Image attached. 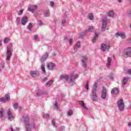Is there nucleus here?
Wrapping results in <instances>:
<instances>
[{"label":"nucleus","mask_w":131,"mask_h":131,"mask_svg":"<svg viewBox=\"0 0 131 131\" xmlns=\"http://www.w3.org/2000/svg\"><path fill=\"white\" fill-rule=\"evenodd\" d=\"M78 78V75H74L73 73H72L69 75L66 74H62L60 75L59 79L60 80H63V79H65V80L68 81L69 83H73Z\"/></svg>","instance_id":"f257e3e1"},{"label":"nucleus","mask_w":131,"mask_h":131,"mask_svg":"<svg viewBox=\"0 0 131 131\" xmlns=\"http://www.w3.org/2000/svg\"><path fill=\"white\" fill-rule=\"evenodd\" d=\"M97 86H98V83L95 82L92 89L91 99L93 101H97V100H98V96L97 95Z\"/></svg>","instance_id":"f03ea898"},{"label":"nucleus","mask_w":131,"mask_h":131,"mask_svg":"<svg viewBox=\"0 0 131 131\" xmlns=\"http://www.w3.org/2000/svg\"><path fill=\"white\" fill-rule=\"evenodd\" d=\"M12 47H13L12 43H10L7 47V51L6 53L7 57L6 59V61H10V60H11V57H12V51H13Z\"/></svg>","instance_id":"7ed1b4c3"},{"label":"nucleus","mask_w":131,"mask_h":131,"mask_svg":"<svg viewBox=\"0 0 131 131\" xmlns=\"http://www.w3.org/2000/svg\"><path fill=\"white\" fill-rule=\"evenodd\" d=\"M23 121L26 124V131H31V125L29 123V118L28 116L25 117H23Z\"/></svg>","instance_id":"20e7f679"},{"label":"nucleus","mask_w":131,"mask_h":131,"mask_svg":"<svg viewBox=\"0 0 131 131\" xmlns=\"http://www.w3.org/2000/svg\"><path fill=\"white\" fill-rule=\"evenodd\" d=\"M117 106L120 111H123V109H124V103H123V99H120L118 100Z\"/></svg>","instance_id":"39448f33"},{"label":"nucleus","mask_w":131,"mask_h":131,"mask_svg":"<svg viewBox=\"0 0 131 131\" xmlns=\"http://www.w3.org/2000/svg\"><path fill=\"white\" fill-rule=\"evenodd\" d=\"M95 29V27L94 26H91L88 29V30L84 32H82L80 34V36L78 37L79 38H82L83 37H84L85 35H86V32H93V31Z\"/></svg>","instance_id":"423d86ee"},{"label":"nucleus","mask_w":131,"mask_h":131,"mask_svg":"<svg viewBox=\"0 0 131 131\" xmlns=\"http://www.w3.org/2000/svg\"><path fill=\"white\" fill-rule=\"evenodd\" d=\"M122 56H123L124 58H128V57H131V48L129 47L126 49L123 52Z\"/></svg>","instance_id":"0eeeda50"},{"label":"nucleus","mask_w":131,"mask_h":131,"mask_svg":"<svg viewBox=\"0 0 131 131\" xmlns=\"http://www.w3.org/2000/svg\"><path fill=\"white\" fill-rule=\"evenodd\" d=\"M107 21H108V20H107V17H105L102 20L101 31L104 32L106 30V27H107V25L108 24Z\"/></svg>","instance_id":"6e6552de"},{"label":"nucleus","mask_w":131,"mask_h":131,"mask_svg":"<svg viewBox=\"0 0 131 131\" xmlns=\"http://www.w3.org/2000/svg\"><path fill=\"white\" fill-rule=\"evenodd\" d=\"M110 49V44H105L102 43L101 45V50L102 52H105L106 50H109Z\"/></svg>","instance_id":"1a4fd4ad"},{"label":"nucleus","mask_w":131,"mask_h":131,"mask_svg":"<svg viewBox=\"0 0 131 131\" xmlns=\"http://www.w3.org/2000/svg\"><path fill=\"white\" fill-rule=\"evenodd\" d=\"M30 73L32 77H37V76H39V72L37 71H31Z\"/></svg>","instance_id":"9d476101"},{"label":"nucleus","mask_w":131,"mask_h":131,"mask_svg":"<svg viewBox=\"0 0 131 131\" xmlns=\"http://www.w3.org/2000/svg\"><path fill=\"white\" fill-rule=\"evenodd\" d=\"M88 61V58L85 56H82L81 57V62L82 66L84 68H86V61Z\"/></svg>","instance_id":"9b49d317"},{"label":"nucleus","mask_w":131,"mask_h":131,"mask_svg":"<svg viewBox=\"0 0 131 131\" xmlns=\"http://www.w3.org/2000/svg\"><path fill=\"white\" fill-rule=\"evenodd\" d=\"M106 96H107V90H106V88H105V87H103V90L101 93V98L103 99V100H105V99H106Z\"/></svg>","instance_id":"f8f14e48"},{"label":"nucleus","mask_w":131,"mask_h":131,"mask_svg":"<svg viewBox=\"0 0 131 131\" xmlns=\"http://www.w3.org/2000/svg\"><path fill=\"white\" fill-rule=\"evenodd\" d=\"M28 21V18H27L26 16H23L21 19V25H23V26L26 25V24L27 23Z\"/></svg>","instance_id":"ddd939ff"},{"label":"nucleus","mask_w":131,"mask_h":131,"mask_svg":"<svg viewBox=\"0 0 131 131\" xmlns=\"http://www.w3.org/2000/svg\"><path fill=\"white\" fill-rule=\"evenodd\" d=\"M7 116L9 120H13L14 117L13 115H12V111H11V109L9 108L7 112Z\"/></svg>","instance_id":"4468645a"},{"label":"nucleus","mask_w":131,"mask_h":131,"mask_svg":"<svg viewBox=\"0 0 131 131\" xmlns=\"http://www.w3.org/2000/svg\"><path fill=\"white\" fill-rule=\"evenodd\" d=\"M116 37H118V36H120L122 37V39H125V33L124 32H118L116 34Z\"/></svg>","instance_id":"2eb2a0df"},{"label":"nucleus","mask_w":131,"mask_h":131,"mask_svg":"<svg viewBox=\"0 0 131 131\" xmlns=\"http://www.w3.org/2000/svg\"><path fill=\"white\" fill-rule=\"evenodd\" d=\"M8 100H10V94H7L5 95V98L2 97L0 98V102H6Z\"/></svg>","instance_id":"dca6fc26"},{"label":"nucleus","mask_w":131,"mask_h":131,"mask_svg":"<svg viewBox=\"0 0 131 131\" xmlns=\"http://www.w3.org/2000/svg\"><path fill=\"white\" fill-rule=\"evenodd\" d=\"M111 94H112L113 96H115V95H118V94H119V89L117 88L113 89L111 91Z\"/></svg>","instance_id":"f3484780"},{"label":"nucleus","mask_w":131,"mask_h":131,"mask_svg":"<svg viewBox=\"0 0 131 131\" xmlns=\"http://www.w3.org/2000/svg\"><path fill=\"white\" fill-rule=\"evenodd\" d=\"M37 9V6H34L33 7H29L28 10L30 11V12H32V13H34L35 12V10Z\"/></svg>","instance_id":"a211bd4d"},{"label":"nucleus","mask_w":131,"mask_h":131,"mask_svg":"<svg viewBox=\"0 0 131 131\" xmlns=\"http://www.w3.org/2000/svg\"><path fill=\"white\" fill-rule=\"evenodd\" d=\"M78 103L84 110H88V107H86V105H85L83 101H79Z\"/></svg>","instance_id":"6ab92c4d"},{"label":"nucleus","mask_w":131,"mask_h":131,"mask_svg":"<svg viewBox=\"0 0 131 131\" xmlns=\"http://www.w3.org/2000/svg\"><path fill=\"white\" fill-rule=\"evenodd\" d=\"M55 63L51 62L48 64V68L49 69V70H53V69L55 68Z\"/></svg>","instance_id":"aec40b11"},{"label":"nucleus","mask_w":131,"mask_h":131,"mask_svg":"<svg viewBox=\"0 0 131 131\" xmlns=\"http://www.w3.org/2000/svg\"><path fill=\"white\" fill-rule=\"evenodd\" d=\"M48 57H49V54L47 52L45 55H43L42 56L41 58V62H43V61H46V60L48 59Z\"/></svg>","instance_id":"412c9836"},{"label":"nucleus","mask_w":131,"mask_h":131,"mask_svg":"<svg viewBox=\"0 0 131 131\" xmlns=\"http://www.w3.org/2000/svg\"><path fill=\"white\" fill-rule=\"evenodd\" d=\"M129 79V78L128 77H124L122 80V86H124V85H125V84H126L127 82V80H128V79Z\"/></svg>","instance_id":"4be33fe9"},{"label":"nucleus","mask_w":131,"mask_h":131,"mask_svg":"<svg viewBox=\"0 0 131 131\" xmlns=\"http://www.w3.org/2000/svg\"><path fill=\"white\" fill-rule=\"evenodd\" d=\"M112 61V59H111V58L110 57L107 58V62L106 63L107 68H110V66H111Z\"/></svg>","instance_id":"5701e85b"},{"label":"nucleus","mask_w":131,"mask_h":131,"mask_svg":"<svg viewBox=\"0 0 131 131\" xmlns=\"http://www.w3.org/2000/svg\"><path fill=\"white\" fill-rule=\"evenodd\" d=\"M79 48H80V42L78 41L76 43V45H75V47L74 48V50L75 52H76V51H77V49H79Z\"/></svg>","instance_id":"b1692460"},{"label":"nucleus","mask_w":131,"mask_h":131,"mask_svg":"<svg viewBox=\"0 0 131 131\" xmlns=\"http://www.w3.org/2000/svg\"><path fill=\"white\" fill-rule=\"evenodd\" d=\"M98 36H99V34L97 33H95V36L92 40V42H93V43H95L96 41H97V39H98Z\"/></svg>","instance_id":"393cba45"},{"label":"nucleus","mask_w":131,"mask_h":131,"mask_svg":"<svg viewBox=\"0 0 131 131\" xmlns=\"http://www.w3.org/2000/svg\"><path fill=\"white\" fill-rule=\"evenodd\" d=\"M53 82H54V81H53V80H51L47 82L46 84V86H47V88H49V86H51V85H52V83H53Z\"/></svg>","instance_id":"a878e982"},{"label":"nucleus","mask_w":131,"mask_h":131,"mask_svg":"<svg viewBox=\"0 0 131 131\" xmlns=\"http://www.w3.org/2000/svg\"><path fill=\"white\" fill-rule=\"evenodd\" d=\"M108 16H109V17H114V11H112V10H110L107 14Z\"/></svg>","instance_id":"bb28decb"},{"label":"nucleus","mask_w":131,"mask_h":131,"mask_svg":"<svg viewBox=\"0 0 131 131\" xmlns=\"http://www.w3.org/2000/svg\"><path fill=\"white\" fill-rule=\"evenodd\" d=\"M47 94H48V93H47V92H45V93L41 92L39 90L37 91V93H36V95L38 96H40V95H47Z\"/></svg>","instance_id":"cd10ccee"},{"label":"nucleus","mask_w":131,"mask_h":131,"mask_svg":"<svg viewBox=\"0 0 131 131\" xmlns=\"http://www.w3.org/2000/svg\"><path fill=\"white\" fill-rule=\"evenodd\" d=\"M50 11L46 10V11H44V16L45 17H49V16H50Z\"/></svg>","instance_id":"c85d7f7f"},{"label":"nucleus","mask_w":131,"mask_h":131,"mask_svg":"<svg viewBox=\"0 0 131 131\" xmlns=\"http://www.w3.org/2000/svg\"><path fill=\"white\" fill-rule=\"evenodd\" d=\"M89 19L90 20L94 19V15L92 13H90L88 15Z\"/></svg>","instance_id":"c756f323"},{"label":"nucleus","mask_w":131,"mask_h":131,"mask_svg":"<svg viewBox=\"0 0 131 131\" xmlns=\"http://www.w3.org/2000/svg\"><path fill=\"white\" fill-rule=\"evenodd\" d=\"M33 27V26L32 25V24L29 23V26L28 27V30H29V31H31V29Z\"/></svg>","instance_id":"7c9ffc66"},{"label":"nucleus","mask_w":131,"mask_h":131,"mask_svg":"<svg viewBox=\"0 0 131 131\" xmlns=\"http://www.w3.org/2000/svg\"><path fill=\"white\" fill-rule=\"evenodd\" d=\"M41 69L42 71L43 72V73H46V69L45 68V64H42L41 66Z\"/></svg>","instance_id":"2f4dec72"},{"label":"nucleus","mask_w":131,"mask_h":131,"mask_svg":"<svg viewBox=\"0 0 131 131\" xmlns=\"http://www.w3.org/2000/svg\"><path fill=\"white\" fill-rule=\"evenodd\" d=\"M20 17H17L15 21V23L16 24V25H19V24H20Z\"/></svg>","instance_id":"473e14b6"},{"label":"nucleus","mask_w":131,"mask_h":131,"mask_svg":"<svg viewBox=\"0 0 131 131\" xmlns=\"http://www.w3.org/2000/svg\"><path fill=\"white\" fill-rule=\"evenodd\" d=\"M89 85H90V84L89 83V82H86V84L84 87V89L86 90V91H89Z\"/></svg>","instance_id":"72a5a7b5"},{"label":"nucleus","mask_w":131,"mask_h":131,"mask_svg":"<svg viewBox=\"0 0 131 131\" xmlns=\"http://www.w3.org/2000/svg\"><path fill=\"white\" fill-rule=\"evenodd\" d=\"M72 114H73V112L72 111V110H70L68 112V116H71L72 115Z\"/></svg>","instance_id":"f704fd0d"},{"label":"nucleus","mask_w":131,"mask_h":131,"mask_svg":"<svg viewBox=\"0 0 131 131\" xmlns=\"http://www.w3.org/2000/svg\"><path fill=\"white\" fill-rule=\"evenodd\" d=\"M43 118H46V119H49L50 118V116L48 114H44L43 115Z\"/></svg>","instance_id":"c9c22d12"},{"label":"nucleus","mask_w":131,"mask_h":131,"mask_svg":"<svg viewBox=\"0 0 131 131\" xmlns=\"http://www.w3.org/2000/svg\"><path fill=\"white\" fill-rule=\"evenodd\" d=\"M10 131H19V128H16L15 129L13 128V127H10V129H9Z\"/></svg>","instance_id":"e433bc0d"},{"label":"nucleus","mask_w":131,"mask_h":131,"mask_svg":"<svg viewBox=\"0 0 131 131\" xmlns=\"http://www.w3.org/2000/svg\"><path fill=\"white\" fill-rule=\"evenodd\" d=\"M13 108L15 109V110H17V109H18V103H15L13 104Z\"/></svg>","instance_id":"4c0bfd02"},{"label":"nucleus","mask_w":131,"mask_h":131,"mask_svg":"<svg viewBox=\"0 0 131 131\" xmlns=\"http://www.w3.org/2000/svg\"><path fill=\"white\" fill-rule=\"evenodd\" d=\"M3 108H1L0 110V118H2V117L4 116V115L3 114Z\"/></svg>","instance_id":"58836bf2"},{"label":"nucleus","mask_w":131,"mask_h":131,"mask_svg":"<svg viewBox=\"0 0 131 131\" xmlns=\"http://www.w3.org/2000/svg\"><path fill=\"white\" fill-rule=\"evenodd\" d=\"M54 108L55 109H58V108H59V105H58V103H57V102L54 104Z\"/></svg>","instance_id":"ea45409f"},{"label":"nucleus","mask_w":131,"mask_h":131,"mask_svg":"<svg viewBox=\"0 0 131 131\" xmlns=\"http://www.w3.org/2000/svg\"><path fill=\"white\" fill-rule=\"evenodd\" d=\"M50 6L52 8L54 7V6H55V3H54V2H53V1L50 2Z\"/></svg>","instance_id":"a19ab883"},{"label":"nucleus","mask_w":131,"mask_h":131,"mask_svg":"<svg viewBox=\"0 0 131 131\" xmlns=\"http://www.w3.org/2000/svg\"><path fill=\"white\" fill-rule=\"evenodd\" d=\"M38 38V36H37V35L34 36V40H37Z\"/></svg>","instance_id":"79ce46f5"},{"label":"nucleus","mask_w":131,"mask_h":131,"mask_svg":"<svg viewBox=\"0 0 131 131\" xmlns=\"http://www.w3.org/2000/svg\"><path fill=\"white\" fill-rule=\"evenodd\" d=\"M8 41H9V38H6L4 40V43H7V42Z\"/></svg>","instance_id":"37998d69"},{"label":"nucleus","mask_w":131,"mask_h":131,"mask_svg":"<svg viewBox=\"0 0 131 131\" xmlns=\"http://www.w3.org/2000/svg\"><path fill=\"white\" fill-rule=\"evenodd\" d=\"M66 23V19H63V20H62V23H61V25H64Z\"/></svg>","instance_id":"c03bdc74"},{"label":"nucleus","mask_w":131,"mask_h":131,"mask_svg":"<svg viewBox=\"0 0 131 131\" xmlns=\"http://www.w3.org/2000/svg\"><path fill=\"white\" fill-rule=\"evenodd\" d=\"M23 14V10H19V12L18 13V15H22Z\"/></svg>","instance_id":"a18cd8bd"},{"label":"nucleus","mask_w":131,"mask_h":131,"mask_svg":"<svg viewBox=\"0 0 131 131\" xmlns=\"http://www.w3.org/2000/svg\"><path fill=\"white\" fill-rule=\"evenodd\" d=\"M73 42V39H70L69 40L70 45H71Z\"/></svg>","instance_id":"49530a36"},{"label":"nucleus","mask_w":131,"mask_h":131,"mask_svg":"<svg viewBox=\"0 0 131 131\" xmlns=\"http://www.w3.org/2000/svg\"><path fill=\"white\" fill-rule=\"evenodd\" d=\"M127 72L128 74H131V70L130 69H128L127 70Z\"/></svg>","instance_id":"de8ad7c7"},{"label":"nucleus","mask_w":131,"mask_h":131,"mask_svg":"<svg viewBox=\"0 0 131 131\" xmlns=\"http://www.w3.org/2000/svg\"><path fill=\"white\" fill-rule=\"evenodd\" d=\"M38 24H39V25H41V24H42L41 20H38Z\"/></svg>","instance_id":"09e8293b"},{"label":"nucleus","mask_w":131,"mask_h":131,"mask_svg":"<svg viewBox=\"0 0 131 131\" xmlns=\"http://www.w3.org/2000/svg\"><path fill=\"white\" fill-rule=\"evenodd\" d=\"M61 130H65V126H62L61 128Z\"/></svg>","instance_id":"8fccbe9b"},{"label":"nucleus","mask_w":131,"mask_h":131,"mask_svg":"<svg viewBox=\"0 0 131 131\" xmlns=\"http://www.w3.org/2000/svg\"><path fill=\"white\" fill-rule=\"evenodd\" d=\"M47 80H48V78L45 77L43 79V81H47Z\"/></svg>","instance_id":"3c124183"},{"label":"nucleus","mask_w":131,"mask_h":131,"mask_svg":"<svg viewBox=\"0 0 131 131\" xmlns=\"http://www.w3.org/2000/svg\"><path fill=\"white\" fill-rule=\"evenodd\" d=\"M52 123L53 125H55V120H52Z\"/></svg>","instance_id":"603ef678"},{"label":"nucleus","mask_w":131,"mask_h":131,"mask_svg":"<svg viewBox=\"0 0 131 131\" xmlns=\"http://www.w3.org/2000/svg\"><path fill=\"white\" fill-rule=\"evenodd\" d=\"M128 126H131V122H129L128 123Z\"/></svg>","instance_id":"864d4df0"},{"label":"nucleus","mask_w":131,"mask_h":131,"mask_svg":"<svg viewBox=\"0 0 131 131\" xmlns=\"http://www.w3.org/2000/svg\"><path fill=\"white\" fill-rule=\"evenodd\" d=\"M110 79L113 80V76H111V77H110Z\"/></svg>","instance_id":"5fc2aeb1"},{"label":"nucleus","mask_w":131,"mask_h":131,"mask_svg":"<svg viewBox=\"0 0 131 131\" xmlns=\"http://www.w3.org/2000/svg\"><path fill=\"white\" fill-rule=\"evenodd\" d=\"M18 109H19V111H21V109H22V107H21V106H19Z\"/></svg>","instance_id":"6e6d98bb"},{"label":"nucleus","mask_w":131,"mask_h":131,"mask_svg":"<svg viewBox=\"0 0 131 131\" xmlns=\"http://www.w3.org/2000/svg\"><path fill=\"white\" fill-rule=\"evenodd\" d=\"M118 3H122V0H118Z\"/></svg>","instance_id":"4d7b16f0"},{"label":"nucleus","mask_w":131,"mask_h":131,"mask_svg":"<svg viewBox=\"0 0 131 131\" xmlns=\"http://www.w3.org/2000/svg\"><path fill=\"white\" fill-rule=\"evenodd\" d=\"M2 46V41L0 40V47Z\"/></svg>","instance_id":"13d9d810"},{"label":"nucleus","mask_w":131,"mask_h":131,"mask_svg":"<svg viewBox=\"0 0 131 131\" xmlns=\"http://www.w3.org/2000/svg\"><path fill=\"white\" fill-rule=\"evenodd\" d=\"M66 17H67V16L65 15L64 17V18L65 19V18H66Z\"/></svg>","instance_id":"bf43d9fd"},{"label":"nucleus","mask_w":131,"mask_h":131,"mask_svg":"<svg viewBox=\"0 0 131 131\" xmlns=\"http://www.w3.org/2000/svg\"><path fill=\"white\" fill-rule=\"evenodd\" d=\"M33 127H34V128H35V127L34 125L33 126Z\"/></svg>","instance_id":"052dcab7"},{"label":"nucleus","mask_w":131,"mask_h":131,"mask_svg":"<svg viewBox=\"0 0 131 131\" xmlns=\"http://www.w3.org/2000/svg\"><path fill=\"white\" fill-rule=\"evenodd\" d=\"M4 67H5V66H3L2 67V68H4Z\"/></svg>","instance_id":"680f3d73"},{"label":"nucleus","mask_w":131,"mask_h":131,"mask_svg":"<svg viewBox=\"0 0 131 131\" xmlns=\"http://www.w3.org/2000/svg\"><path fill=\"white\" fill-rule=\"evenodd\" d=\"M129 3H130V0H129Z\"/></svg>","instance_id":"e2e57ef3"},{"label":"nucleus","mask_w":131,"mask_h":131,"mask_svg":"<svg viewBox=\"0 0 131 131\" xmlns=\"http://www.w3.org/2000/svg\"><path fill=\"white\" fill-rule=\"evenodd\" d=\"M79 1L80 2V1H82V0H79Z\"/></svg>","instance_id":"0e129e2a"},{"label":"nucleus","mask_w":131,"mask_h":131,"mask_svg":"<svg viewBox=\"0 0 131 131\" xmlns=\"http://www.w3.org/2000/svg\"><path fill=\"white\" fill-rule=\"evenodd\" d=\"M71 85H73V84H71Z\"/></svg>","instance_id":"69168bd1"}]
</instances>
